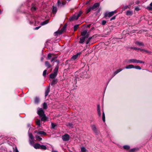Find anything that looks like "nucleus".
Wrapping results in <instances>:
<instances>
[{
  "label": "nucleus",
  "instance_id": "nucleus-25",
  "mask_svg": "<svg viewBox=\"0 0 152 152\" xmlns=\"http://www.w3.org/2000/svg\"><path fill=\"white\" fill-rule=\"evenodd\" d=\"M50 89V88L48 87L46 90V91H45V97H46L48 95V93H49V92Z\"/></svg>",
  "mask_w": 152,
  "mask_h": 152
},
{
  "label": "nucleus",
  "instance_id": "nucleus-63",
  "mask_svg": "<svg viewBox=\"0 0 152 152\" xmlns=\"http://www.w3.org/2000/svg\"><path fill=\"white\" fill-rule=\"evenodd\" d=\"M1 10H0V14L1 13Z\"/></svg>",
  "mask_w": 152,
  "mask_h": 152
},
{
  "label": "nucleus",
  "instance_id": "nucleus-51",
  "mask_svg": "<svg viewBox=\"0 0 152 152\" xmlns=\"http://www.w3.org/2000/svg\"><path fill=\"white\" fill-rule=\"evenodd\" d=\"M116 16H114L112 17V18H111L110 19V20H114L116 18Z\"/></svg>",
  "mask_w": 152,
  "mask_h": 152
},
{
  "label": "nucleus",
  "instance_id": "nucleus-20",
  "mask_svg": "<svg viewBox=\"0 0 152 152\" xmlns=\"http://www.w3.org/2000/svg\"><path fill=\"white\" fill-rule=\"evenodd\" d=\"M34 103L36 104H38L39 102V99L38 97H36L34 99Z\"/></svg>",
  "mask_w": 152,
  "mask_h": 152
},
{
  "label": "nucleus",
  "instance_id": "nucleus-62",
  "mask_svg": "<svg viewBox=\"0 0 152 152\" xmlns=\"http://www.w3.org/2000/svg\"><path fill=\"white\" fill-rule=\"evenodd\" d=\"M150 6H151V7H152V2H151V3L150 4Z\"/></svg>",
  "mask_w": 152,
  "mask_h": 152
},
{
  "label": "nucleus",
  "instance_id": "nucleus-27",
  "mask_svg": "<svg viewBox=\"0 0 152 152\" xmlns=\"http://www.w3.org/2000/svg\"><path fill=\"white\" fill-rule=\"evenodd\" d=\"M39 149H43V150H46L47 149V147L45 145H40V147Z\"/></svg>",
  "mask_w": 152,
  "mask_h": 152
},
{
  "label": "nucleus",
  "instance_id": "nucleus-14",
  "mask_svg": "<svg viewBox=\"0 0 152 152\" xmlns=\"http://www.w3.org/2000/svg\"><path fill=\"white\" fill-rule=\"evenodd\" d=\"M80 53H77L76 55H74L71 58L73 60H75L77 58L78 56L79 55H80Z\"/></svg>",
  "mask_w": 152,
  "mask_h": 152
},
{
  "label": "nucleus",
  "instance_id": "nucleus-3",
  "mask_svg": "<svg viewBox=\"0 0 152 152\" xmlns=\"http://www.w3.org/2000/svg\"><path fill=\"white\" fill-rule=\"evenodd\" d=\"M58 67L59 66L58 65L56 66L53 70V73L50 74V78L53 79L58 74Z\"/></svg>",
  "mask_w": 152,
  "mask_h": 152
},
{
  "label": "nucleus",
  "instance_id": "nucleus-32",
  "mask_svg": "<svg viewBox=\"0 0 152 152\" xmlns=\"http://www.w3.org/2000/svg\"><path fill=\"white\" fill-rule=\"evenodd\" d=\"M67 126H69L70 128H72L74 126V125L72 123H69L67 124Z\"/></svg>",
  "mask_w": 152,
  "mask_h": 152
},
{
  "label": "nucleus",
  "instance_id": "nucleus-36",
  "mask_svg": "<svg viewBox=\"0 0 152 152\" xmlns=\"http://www.w3.org/2000/svg\"><path fill=\"white\" fill-rule=\"evenodd\" d=\"M81 150L82 152H85L87 151L86 148L84 147H82Z\"/></svg>",
  "mask_w": 152,
  "mask_h": 152
},
{
  "label": "nucleus",
  "instance_id": "nucleus-15",
  "mask_svg": "<svg viewBox=\"0 0 152 152\" xmlns=\"http://www.w3.org/2000/svg\"><path fill=\"white\" fill-rule=\"evenodd\" d=\"M45 64L48 68H50L52 66L50 64L49 62L48 61H46L45 62Z\"/></svg>",
  "mask_w": 152,
  "mask_h": 152
},
{
  "label": "nucleus",
  "instance_id": "nucleus-52",
  "mask_svg": "<svg viewBox=\"0 0 152 152\" xmlns=\"http://www.w3.org/2000/svg\"><path fill=\"white\" fill-rule=\"evenodd\" d=\"M106 21H105V20H103L102 21V25H105L106 24Z\"/></svg>",
  "mask_w": 152,
  "mask_h": 152
},
{
  "label": "nucleus",
  "instance_id": "nucleus-7",
  "mask_svg": "<svg viewBox=\"0 0 152 152\" xmlns=\"http://www.w3.org/2000/svg\"><path fill=\"white\" fill-rule=\"evenodd\" d=\"M62 139L64 141H68L70 139V136L69 134H66L62 136Z\"/></svg>",
  "mask_w": 152,
  "mask_h": 152
},
{
  "label": "nucleus",
  "instance_id": "nucleus-61",
  "mask_svg": "<svg viewBox=\"0 0 152 152\" xmlns=\"http://www.w3.org/2000/svg\"><path fill=\"white\" fill-rule=\"evenodd\" d=\"M27 126L28 127H30L31 126L30 124H28L27 125Z\"/></svg>",
  "mask_w": 152,
  "mask_h": 152
},
{
  "label": "nucleus",
  "instance_id": "nucleus-42",
  "mask_svg": "<svg viewBox=\"0 0 152 152\" xmlns=\"http://www.w3.org/2000/svg\"><path fill=\"white\" fill-rule=\"evenodd\" d=\"M92 10V8L91 7H90L88 9H87L86 10V13H88V12H89L91 11V10Z\"/></svg>",
  "mask_w": 152,
  "mask_h": 152
},
{
  "label": "nucleus",
  "instance_id": "nucleus-49",
  "mask_svg": "<svg viewBox=\"0 0 152 152\" xmlns=\"http://www.w3.org/2000/svg\"><path fill=\"white\" fill-rule=\"evenodd\" d=\"M47 71V70H45L43 71V76H45L46 75V74Z\"/></svg>",
  "mask_w": 152,
  "mask_h": 152
},
{
  "label": "nucleus",
  "instance_id": "nucleus-44",
  "mask_svg": "<svg viewBox=\"0 0 152 152\" xmlns=\"http://www.w3.org/2000/svg\"><path fill=\"white\" fill-rule=\"evenodd\" d=\"M138 63L144 64L145 62L144 61H142L139 60H137V63Z\"/></svg>",
  "mask_w": 152,
  "mask_h": 152
},
{
  "label": "nucleus",
  "instance_id": "nucleus-16",
  "mask_svg": "<svg viewBox=\"0 0 152 152\" xmlns=\"http://www.w3.org/2000/svg\"><path fill=\"white\" fill-rule=\"evenodd\" d=\"M33 147L36 149H39L40 144L38 143H36L33 145Z\"/></svg>",
  "mask_w": 152,
  "mask_h": 152
},
{
  "label": "nucleus",
  "instance_id": "nucleus-59",
  "mask_svg": "<svg viewBox=\"0 0 152 152\" xmlns=\"http://www.w3.org/2000/svg\"><path fill=\"white\" fill-rule=\"evenodd\" d=\"M52 152H58L57 151H55V150H53L52 151Z\"/></svg>",
  "mask_w": 152,
  "mask_h": 152
},
{
  "label": "nucleus",
  "instance_id": "nucleus-48",
  "mask_svg": "<svg viewBox=\"0 0 152 152\" xmlns=\"http://www.w3.org/2000/svg\"><path fill=\"white\" fill-rule=\"evenodd\" d=\"M131 49H133L134 50H140L141 49L139 48H137L135 47H132L131 48Z\"/></svg>",
  "mask_w": 152,
  "mask_h": 152
},
{
  "label": "nucleus",
  "instance_id": "nucleus-53",
  "mask_svg": "<svg viewBox=\"0 0 152 152\" xmlns=\"http://www.w3.org/2000/svg\"><path fill=\"white\" fill-rule=\"evenodd\" d=\"M40 27H41V26H40L36 27L34 28V30H37V29H39Z\"/></svg>",
  "mask_w": 152,
  "mask_h": 152
},
{
  "label": "nucleus",
  "instance_id": "nucleus-34",
  "mask_svg": "<svg viewBox=\"0 0 152 152\" xmlns=\"http://www.w3.org/2000/svg\"><path fill=\"white\" fill-rule=\"evenodd\" d=\"M129 8V9L130 7L127 5L124 6L122 7V10H125L126 9Z\"/></svg>",
  "mask_w": 152,
  "mask_h": 152
},
{
  "label": "nucleus",
  "instance_id": "nucleus-45",
  "mask_svg": "<svg viewBox=\"0 0 152 152\" xmlns=\"http://www.w3.org/2000/svg\"><path fill=\"white\" fill-rule=\"evenodd\" d=\"M78 28V25H77L74 26V31L76 30Z\"/></svg>",
  "mask_w": 152,
  "mask_h": 152
},
{
  "label": "nucleus",
  "instance_id": "nucleus-17",
  "mask_svg": "<svg viewBox=\"0 0 152 152\" xmlns=\"http://www.w3.org/2000/svg\"><path fill=\"white\" fill-rule=\"evenodd\" d=\"M122 70H123L122 69H118L116 70V71H115L113 73V76H115L116 74H118V73L119 72H120L121 71H122Z\"/></svg>",
  "mask_w": 152,
  "mask_h": 152
},
{
  "label": "nucleus",
  "instance_id": "nucleus-30",
  "mask_svg": "<svg viewBox=\"0 0 152 152\" xmlns=\"http://www.w3.org/2000/svg\"><path fill=\"white\" fill-rule=\"evenodd\" d=\"M39 134L45 135L46 134V133L43 131H39V132H38V135Z\"/></svg>",
  "mask_w": 152,
  "mask_h": 152
},
{
  "label": "nucleus",
  "instance_id": "nucleus-4",
  "mask_svg": "<svg viewBox=\"0 0 152 152\" xmlns=\"http://www.w3.org/2000/svg\"><path fill=\"white\" fill-rule=\"evenodd\" d=\"M82 13V12L81 11H80L79 13H78L77 14L73 16L70 18V21H73L75 20H77L78 18L81 15Z\"/></svg>",
  "mask_w": 152,
  "mask_h": 152
},
{
  "label": "nucleus",
  "instance_id": "nucleus-41",
  "mask_svg": "<svg viewBox=\"0 0 152 152\" xmlns=\"http://www.w3.org/2000/svg\"><path fill=\"white\" fill-rule=\"evenodd\" d=\"M123 147L124 149L126 150H128L130 148V147L128 145H124Z\"/></svg>",
  "mask_w": 152,
  "mask_h": 152
},
{
  "label": "nucleus",
  "instance_id": "nucleus-43",
  "mask_svg": "<svg viewBox=\"0 0 152 152\" xmlns=\"http://www.w3.org/2000/svg\"><path fill=\"white\" fill-rule=\"evenodd\" d=\"M146 9L149 10H152V7H151V6L147 7L146 8Z\"/></svg>",
  "mask_w": 152,
  "mask_h": 152
},
{
  "label": "nucleus",
  "instance_id": "nucleus-19",
  "mask_svg": "<svg viewBox=\"0 0 152 152\" xmlns=\"http://www.w3.org/2000/svg\"><path fill=\"white\" fill-rule=\"evenodd\" d=\"M134 68V66L133 65L130 64L126 66L125 68L126 69H130L132 68Z\"/></svg>",
  "mask_w": 152,
  "mask_h": 152
},
{
  "label": "nucleus",
  "instance_id": "nucleus-9",
  "mask_svg": "<svg viewBox=\"0 0 152 152\" xmlns=\"http://www.w3.org/2000/svg\"><path fill=\"white\" fill-rule=\"evenodd\" d=\"M137 60L135 59H129L127 61V63H137Z\"/></svg>",
  "mask_w": 152,
  "mask_h": 152
},
{
  "label": "nucleus",
  "instance_id": "nucleus-12",
  "mask_svg": "<svg viewBox=\"0 0 152 152\" xmlns=\"http://www.w3.org/2000/svg\"><path fill=\"white\" fill-rule=\"evenodd\" d=\"M99 4L98 3H96L94 4L93 6L91 7L92 10H93L97 8L99 6Z\"/></svg>",
  "mask_w": 152,
  "mask_h": 152
},
{
  "label": "nucleus",
  "instance_id": "nucleus-47",
  "mask_svg": "<svg viewBox=\"0 0 152 152\" xmlns=\"http://www.w3.org/2000/svg\"><path fill=\"white\" fill-rule=\"evenodd\" d=\"M134 68L136 69H141V67L139 66H134Z\"/></svg>",
  "mask_w": 152,
  "mask_h": 152
},
{
  "label": "nucleus",
  "instance_id": "nucleus-5",
  "mask_svg": "<svg viewBox=\"0 0 152 152\" xmlns=\"http://www.w3.org/2000/svg\"><path fill=\"white\" fill-rule=\"evenodd\" d=\"M66 28V25H65L64 27L61 29L60 30L57 31L55 32L54 35L55 36H57L58 35H60L64 31Z\"/></svg>",
  "mask_w": 152,
  "mask_h": 152
},
{
  "label": "nucleus",
  "instance_id": "nucleus-22",
  "mask_svg": "<svg viewBox=\"0 0 152 152\" xmlns=\"http://www.w3.org/2000/svg\"><path fill=\"white\" fill-rule=\"evenodd\" d=\"M57 11V9L56 7L54 6L53 7L52 12L54 14H55Z\"/></svg>",
  "mask_w": 152,
  "mask_h": 152
},
{
  "label": "nucleus",
  "instance_id": "nucleus-46",
  "mask_svg": "<svg viewBox=\"0 0 152 152\" xmlns=\"http://www.w3.org/2000/svg\"><path fill=\"white\" fill-rule=\"evenodd\" d=\"M91 37H90L89 38H88V39L86 42V44H88L89 43V42H90V41L91 40Z\"/></svg>",
  "mask_w": 152,
  "mask_h": 152
},
{
  "label": "nucleus",
  "instance_id": "nucleus-31",
  "mask_svg": "<svg viewBox=\"0 0 152 152\" xmlns=\"http://www.w3.org/2000/svg\"><path fill=\"white\" fill-rule=\"evenodd\" d=\"M53 56V54L51 53H49L47 59H50L51 58H52Z\"/></svg>",
  "mask_w": 152,
  "mask_h": 152
},
{
  "label": "nucleus",
  "instance_id": "nucleus-56",
  "mask_svg": "<svg viewBox=\"0 0 152 152\" xmlns=\"http://www.w3.org/2000/svg\"><path fill=\"white\" fill-rule=\"evenodd\" d=\"M38 132H39V131H34V133H37V134H38Z\"/></svg>",
  "mask_w": 152,
  "mask_h": 152
},
{
  "label": "nucleus",
  "instance_id": "nucleus-55",
  "mask_svg": "<svg viewBox=\"0 0 152 152\" xmlns=\"http://www.w3.org/2000/svg\"><path fill=\"white\" fill-rule=\"evenodd\" d=\"M51 125H52V128H54L56 126L55 124L53 123H52Z\"/></svg>",
  "mask_w": 152,
  "mask_h": 152
},
{
  "label": "nucleus",
  "instance_id": "nucleus-1",
  "mask_svg": "<svg viewBox=\"0 0 152 152\" xmlns=\"http://www.w3.org/2000/svg\"><path fill=\"white\" fill-rule=\"evenodd\" d=\"M87 72L86 70H80L76 72L75 73V79L79 80L81 78L87 77Z\"/></svg>",
  "mask_w": 152,
  "mask_h": 152
},
{
  "label": "nucleus",
  "instance_id": "nucleus-24",
  "mask_svg": "<svg viewBox=\"0 0 152 152\" xmlns=\"http://www.w3.org/2000/svg\"><path fill=\"white\" fill-rule=\"evenodd\" d=\"M135 44L139 46H144L143 43L139 41H136L135 42Z\"/></svg>",
  "mask_w": 152,
  "mask_h": 152
},
{
  "label": "nucleus",
  "instance_id": "nucleus-33",
  "mask_svg": "<svg viewBox=\"0 0 152 152\" xmlns=\"http://www.w3.org/2000/svg\"><path fill=\"white\" fill-rule=\"evenodd\" d=\"M29 142L31 145H33L34 144V140L29 139Z\"/></svg>",
  "mask_w": 152,
  "mask_h": 152
},
{
  "label": "nucleus",
  "instance_id": "nucleus-29",
  "mask_svg": "<svg viewBox=\"0 0 152 152\" xmlns=\"http://www.w3.org/2000/svg\"><path fill=\"white\" fill-rule=\"evenodd\" d=\"M28 136H29V139L34 140V137L33 136V135L31 133H29Z\"/></svg>",
  "mask_w": 152,
  "mask_h": 152
},
{
  "label": "nucleus",
  "instance_id": "nucleus-23",
  "mask_svg": "<svg viewBox=\"0 0 152 152\" xmlns=\"http://www.w3.org/2000/svg\"><path fill=\"white\" fill-rule=\"evenodd\" d=\"M35 137L36 140L38 141H39L42 140V138L38 135H36Z\"/></svg>",
  "mask_w": 152,
  "mask_h": 152
},
{
  "label": "nucleus",
  "instance_id": "nucleus-60",
  "mask_svg": "<svg viewBox=\"0 0 152 152\" xmlns=\"http://www.w3.org/2000/svg\"><path fill=\"white\" fill-rule=\"evenodd\" d=\"M135 150V149H133L131 150V151H134Z\"/></svg>",
  "mask_w": 152,
  "mask_h": 152
},
{
  "label": "nucleus",
  "instance_id": "nucleus-37",
  "mask_svg": "<svg viewBox=\"0 0 152 152\" xmlns=\"http://www.w3.org/2000/svg\"><path fill=\"white\" fill-rule=\"evenodd\" d=\"M36 124L39 126H40V121L39 120H38L36 121Z\"/></svg>",
  "mask_w": 152,
  "mask_h": 152
},
{
  "label": "nucleus",
  "instance_id": "nucleus-40",
  "mask_svg": "<svg viewBox=\"0 0 152 152\" xmlns=\"http://www.w3.org/2000/svg\"><path fill=\"white\" fill-rule=\"evenodd\" d=\"M57 58V56H53L52 59L51 60V62H53V61H54Z\"/></svg>",
  "mask_w": 152,
  "mask_h": 152
},
{
  "label": "nucleus",
  "instance_id": "nucleus-39",
  "mask_svg": "<svg viewBox=\"0 0 152 152\" xmlns=\"http://www.w3.org/2000/svg\"><path fill=\"white\" fill-rule=\"evenodd\" d=\"M36 8L34 6H32L31 7V10L32 11H34L36 10Z\"/></svg>",
  "mask_w": 152,
  "mask_h": 152
},
{
  "label": "nucleus",
  "instance_id": "nucleus-58",
  "mask_svg": "<svg viewBox=\"0 0 152 152\" xmlns=\"http://www.w3.org/2000/svg\"><path fill=\"white\" fill-rule=\"evenodd\" d=\"M139 1H136L135 3L136 4H138L139 3Z\"/></svg>",
  "mask_w": 152,
  "mask_h": 152
},
{
  "label": "nucleus",
  "instance_id": "nucleus-28",
  "mask_svg": "<svg viewBox=\"0 0 152 152\" xmlns=\"http://www.w3.org/2000/svg\"><path fill=\"white\" fill-rule=\"evenodd\" d=\"M48 23V20H45V21L42 22L41 23V26L44 25H45Z\"/></svg>",
  "mask_w": 152,
  "mask_h": 152
},
{
  "label": "nucleus",
  "instance_id": "nucleus-11",
  "mask_svg": "<svg viewBox=\"0 0 152 152\" xmlns=\"http://www.w3.org/2000/svg\"><path fill=\"white\" fill-rule=\"evenodd\" d=\"M97 111L98 112V115L99 117H100L101 115V113L100 112V107L99 105L98 104L97 105Z\"/></svg>",
  "mask_w": 152,
  "mask_h": 152
},
{
  "label": "nucleus",
  "instance_id": "nucleus-10",
  "mask_svg": "<svg viewBox=\"0 0 152 152\" xmlns=\"http://www.w3.org/2000/svg\"><path fill=\"white\" fill-rule=\"evenodd\" d=\"M88 36L89 35L87 34L86 36L80 38L79 42L80 43H83L84 42L85 38L88 37Z\"/></svg>",
  "mask_w": 152,
  "mask_h": 152
},
{
  "label": "nucleus",
  "instance_id": "nucleus-50",
  "mask_svg": "<svg viewBox=\"0 0 152 152\" xmlns=\"http://www.w3.org/2000/svg\"><path fill=\"white\" fill-rule=\"evenodd\" d=\"M141 51H145L147 53H150V52H149V51L146 50H144V49H140Z\"/></svg>",
  "mask_w": 152,
  "mask_h": 152
},
{
  "label": "nucleus",
  "instance_id": "nucleus-35",
  "mask_svg": "<svg viewBox=\"0 0 152 152\" xmlns=\"http://www.w3.org/2000/svg\"><path fill=\"white\" fill-rule=\"evenodd\" d=\"M102 118L103 121L104 122L105 121V114L104 111H102Z\"/></svg>",
  "mask_w": 152,
  "mask_h": 152
},
{
  "label": "nucleus",
  "instance_id": "nucleus-38",
  "mask_svg": "<svg viewBox=\"0 0 152 152\" xmlns=\"http://www.w3.org/2000/svg\"><path fill=\"white\" fill-rule=\"evenodd\" d=\"M43 108L44 109H46L47 108V105L46 103L45 102L43 104Z\"/></svg>",
  "mask_w": 152,
  "mask_h": 152
},
{
  "label": "nucleus",
  "instance_id": "nucleus-6",
  "mask_svg": "<svg viewBox=\"0 0 152 152\" xmlns=\"http://www.w3.org/2000/svg\"><path fill=\"white\" fill-rule=\"evenodd\" d=\"M115 12L116 11H115L110 12H106L105 14V17L106 18L107 17H110L112 16Z\"/></svg>",
  "mask_w": 152,
  "mask_h": 152
},
{
  "label": "nucleus",
  "instance_id": "nucleus-57",
  "mask_svg": "<svg viewBox=\"0 0 152 152\" xmlns=\"http://www.w3.org/2000/svg\"><path fill=\"white\" fill-rule=\"evenodd\" d=\"M15 152H19L17 148H15Z\"/></svg>",
  "mask_w": 152,
  "mask_h": 152
},
{
  "label": "nucleus",
  "instance_id": "nucleus-2",
  "mask_svg": "<svg viewBox=\"0 0 152 152\" xmlns=\"http://www.w3.org/2000/svg\"><path fill=\"white\" fill-rule=\"evenodd\" d=\"M37 113L39 116L42 117L41 121H45L47 119L45 115L44 114V111L42 108H39L37 111Z\"/></svg>",
  "mask_w": 152,
  "mask_h": 152
},
{
  "label": "nucleus",
  "instance_id": "nucleus-8",
  "mask_svg": "<svg viewBox=\"0 0 152 152\" xmlns=\"http://www.w3.org/2000/svg\"><path fill=\"white\" fill-rule=\"evenodd\" d=\"M66 4L64 2H61L59 0L58 1L57 6L58 7H61L64 6Z\"/></svg>",
  "mask_w": 152,
  "mask_h": 152
},
{
  "label": "nucleus",
  "instance_id": "nucleus-64",
  "mask_svg": "<svg viewBox=\"0 0 152 152\" xmlns=\"http://www.w3.org/2000/svg\"><path fill=\"white\" fill-rule=\"evenodd\" d=\"M56 61L58 63L59 61Z\"/></svg>",
  "mask_w": 152,
  "mask_h": 152
},
{
  "label": "nucleus",
  "instance_id": "nucleus-13",
  "mask_svg": "<svg viewBox=\"0 0 152 152\" xmlns=\"http://www.w3.org/2000/svg\"><path fill=\"white\" fill-rule=\"evenodd\" d=\"M92 129L96 133L97 132V130L95 126L93 125L91 126Z\"/></svg>",
  "mask_w": 152,
  "mask_h": 152
},
{
  "label": "nucleus",
  "instance_id": "nucleus-18",
  "mask_svg": "<svg viewBox=\"0 0 152 152\" xmlns=\"http://www.w3.org/2000/svg\"><path fill=\"white\" fill-rule=\"evenodd\" d=\"M126 14L128 16L132 15L133 14V12L132 11L128 10L126 12Z\"/></svg>",
  "mask_w": 152,
  "mask_h": 152
},
{
  "label": "nucleus",
  "instance_id": "nucleus-21",
  "mask_svg": "<svg viewBox=\"0 0 152 152\" xmlns=\"http://www.w3.org/2000/svg\"><path fill=\"white\" fill-rule=\"evenodd\" d=\"M87 30H84L81 32V35L83 36H86L87 34L88 35V34H87Z\"/></svg>",
  "mask_w": 152,
  "mask_h": 152
},
{
  "label": "nucleus",
  "instance_id": "nucleus-54",
  "mask_svg": "<svg viewBox=\"0 0 152 152\" xmlns=\"http://www.w3.org/2000/svg\"><path fill=\"white\" fill-rule=\"evenodd\" d=\"M140 9L138 7H137L135 8V10L137 11H139Z\"/></svg>",
  "mask_w": 152,
  "mask_h": 152
},
{
  "label": "nucleus",
  "instance_id": "nucleus-26",
  "mask_svg": "<svg viewBox=\"0 0 152 152\" xmlns=\"http://www.w3.org/2000/svg\"><path fill=\"white\" fill-rule=\"evenodd\" d=\"M57 83V80L56 79H54L52 81L51 83V85H54L56 84Z\"/></svg>",
  "mask_w": 152,
  "mask_h": 152
}]
</instances>
